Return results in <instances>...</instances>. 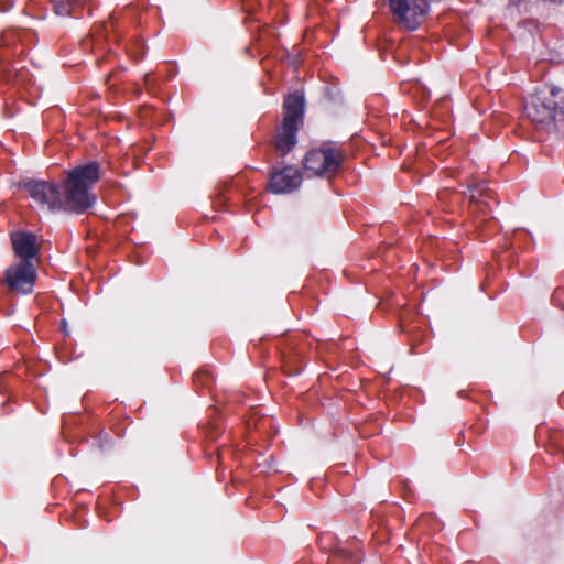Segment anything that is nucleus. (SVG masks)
Segmentation results:
<instances>
[{"instance_id":"f257e3e1","label":"nucleus","mask_w":564,"mask_h":564,"mask_svg":"<svg viewBox=\"0 0 564 564\" xmlns=\"http://www.w3.org/2000/svg\"><path fill=\"white\" fill-rule=\"evenodd\" d=\"M99 180V165L96 162L70 170L62 193L63 209L83 213L94 205L96 197L90 193Z\"/></svg>"},{"instance_id":"f03ea898","label":"nucleus","mask_w":564,"mask_h":564,"mask_svg":"<svg viewBox=\"0 0 564 564\" xmlns=\"http://www.w3.org/2000/svg\"><path fill=\"white\" fill-rule=\"evenodd\" d=\"M524 113L538 129L556 131L564 122V90L552 87L536 91L527 102Z\"/></svg>"},{"instance_id":"7ed1b4c3","label":"nucleus","mask_w":564,"mask_h":564,"mask_svg":"<svg viewBox=\"0 0 564 564\" xmlns=\"http://www.w3.org/2000/svg\"><path fill=\"white\" fill-rule=\"evenodd\" d=\"M283 126L278 133L275 145L283 153L289 152L296 143V131L302 124L303 98L301 95H290L285 102Z\"/></svg>"},{"instance_id":"20e7f679","label":"nucleus","mask_w":564,"mask_h":564,"mask_svg":"<svg viewBox=\"0 0 564 564\" xmlns=\"http://www.w3.org/2000/svg\"><path fill=\"white\" fill-rule=\"evenodd\" d=\"M340 163V153L330 148L313 149L303 159V166L308 177L329 178L337 173Z\"/></svg>"},{"instance_id":"39448f33","label":"nucleus","mask_w":564,"mask_h":564,"mask_svg":"<svg viewBox=\"0 0 564 564\" xmlns=\"http://www.w3.org/2000/svg\"><path fill=\"white\" fill-rule=\"evenodd\" d=\"M22 186L37 204L48 210L63 209L62 193L56 184L31 180Z\"/></svg>"},{"instance_id":"423d86ee","label":"nucleus","mask_w":564,"mask_h":564,"mask_svg":"<svg viewBox=\"0 0 564 564\" xmlns=\"http://www.w3.org/2000/svg\"><path fill=\"white\" fill-rule=\"evenodd\" d=\"M36 271L31 261H19L6 271V284L19 294H29L33 291Z\"/></svg>"},{"instance_id":"0eeeda50","label":"nucleus","mask_w":564,"mask_h":564,"mask_svg":"<svg viewBox=\"0 0 564 564\" xmlns=\"http://www.w3.org/2000/svg\"><path fill=\"white\" fill-rule=\"evenodd\" d=\"M301 183L302 176L297 169L286 166L281 171L272 173L269 186L275 194H286L299 188Z\"/></svg>"},{"instance_id":"6e6552de","label":"nucleus","mask_w":564,"mask_h":564,"mask_svg":"<svg viewBox=\"0 0 564 564\" xmlns=\"http://www.w3.org/2000/svg\"><path fill=\"white\" fill-rule=\"evenodd\" d=\"M15 254L20 261H31L37 254L39 246L36 236L31 232L18 231L11 235Z\"/></svg>"},{"instance_id":"1a4fd4ad","label":"nucleus","mask_w":564,"mask_h":564,"mask_svg":"<svg viewBox=\"0 0 564 564\" xmlns=\"http://www.w3.org/2000/svg\"><path fill=\"white\" fill-rule=\"evenodd\" d=\"M54 13L58 17H70L77 0H51Z\"/></svg>"},{"instance_id":"9d476101","label":"nucleus","mask_w":564,"mask_h":564,"mask_svg":"<svg viewBox=\"0 0 564 564\" xmlns=\"http://www.w3.org/2000/svg\"><path fill=\"white\" fill-rule=\"evenodd\" d=\"M469 191L471 192L470 200L475 204H482V202L478 197V194L479 196L481 195V187L479 185H475L473 188L470 187Z\"/></svg>"},{"instance_id":"9b49d317","label":"nucleus","mask_w":564,"mask_h":564,"mask_svg":"<svg viewBox=\"0 0 564 564\" xmlns=\"http://www.w3.org/2000/svg\"><path fill=\"white\" fill-rule=\"evenodd\" d=\"M62 330H63L65 334H68V330H67V323H66V321H62Z\"/></svg>"}]
</instances>
